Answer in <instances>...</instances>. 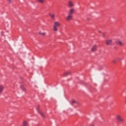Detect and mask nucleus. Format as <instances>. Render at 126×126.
Instances as JSON below:
<instances>
[{"label":"nucleus","instance_id":"obj_1","mask_svg":"<svg viewBox=\"0 0 126 126\" xmlns=\"http://www.w3.org/2000/svg\"><path fill=\"white\" fill-rule=\"evenodd\" d=\"M61 26V23L59 21H55L53 25V31L54 32H57L59 30V27H60Z\"/></svg>","mask_w":126,"mask_h":126},{"label":"nucleus","instance_id":"obj_2","mask_svg":"<svg viewBox=\"0 0 126 126\" xmlns=\"http://www.w3.org/2000/svg\"><path fill=\"white\" fill-rule=\"evenodd\" d=\"M116 120L120 123H124V122H125V120L123 119V117H122V116H121L120 115H116Z\"/></svg>","mask_w":126,"mask_h":126},{"label":"nucleus","instance_id":"obj_3","mask_svg":"<svg viewBox=\"0 0 126 126\" xmlns=\"http://www.w3.org/2000/svg\"><path fill=\"white\" fill-rule=\"evenodd\" d=\"M68 7H73L74 6V3L72 0H70L68 2Z\"/></svg>","mask_w":126,"mask_h":126},{"label":"nucleus","instance_id":"obj_4","mask_svg":"<svg viewBox=\"0 0 126 126\" xmlns=\"http://www.w3.org/2000/svg\"><path fill=\"white\" fill-rule=\"evenodd\" d=\"M72 18H73L72 15L68 14L66 17V20L67 21H70V20H72Z\"/></svg>","mask_w":126,"mask_h":126},{"label":"nucleus","instance_id":"obj_5","mask_svg":"<svg viewBox=\"0 0 126 126\" xmlns=\"http://www.w3.org/2000/svg\"><path fill=\"white\" fill-rule=\"evenodd\" d=\"M113 43V40L112 39H108L106 41V44L107 46H111Z\"/></svg>","mask_w":126,"mask_h":126},{"label":"nucleus","instance_id":"obj_6","mask_svg":"<svg viewBox=\"0 0 126 126\" xmlns=\"http://www.w3.org/2000/svg\"><path fill=\"white\" fill-rule=\"evenodd\" d=\"M74 11H75L74 9L73 8L70 9V10H69V15H72V14L74 13Z\"/></svg>","mask_w":126,"mask_h":126},{"label":"nucleus","instance_id":"obj_7","mask_svg":"<svg viewBox=\"0 0 126 126\" xmlns=\"http://www.w3.org/2000/svg\"><path fill=\"white\" fill-rule=\"evenodd\" d=\"M91 51L92 52H95V51H97V45H94L91 49Z\"/></svg>","mask_w":126,"mask_h":126},{"label":"nucleus","instance_id":"obj_8","mask_svg":"<svg viewBox=\"0 0 126 126\" xmlns=\"http://www.w3.org/2000/svg\"><path fill=\"white\" fill-rule=\"evenodd\" d=\"M117 44H118V45H119V46H121V47L124 46V42H123L121 40H118L117 41Z\"/></svg>","mask_w":126,"mask_h":126},{"label":"nucleus","instance_id":"obj_9","mask_svg":"<svg viewBox=\"0 0 126 126\" xmlns=\"http://www.w3.org/2000/svg\"><path fill=\"white\" fill-rule=\"evenodd\" d=\"M38 112L39 113V114H40V115H41V116L43 117V118H45V115H44V113H43V112L38 109Z\"/></svg>","mask_w":126,"mask_h":126},{"label":"nucleus","instance_id":"obj_10","mask_svg":"<svg viewBox=\"0 0 126 126\" xmlns=\"http://www.w3.org/2000/svg\"><path fill=\"white\" fill-rule=\"evenodd\" d=\"M49 16H50V17H51V18H52V19H55V16L54 14L49 13Z\"/></svg>","mask_w":126,"mask_h":126},{"label":"nucleus","instance_id":"obj_11","mask_svg":"<svg viewBox=\"0 0 126 126\" xmlns=\"http://www.w3.org/2000/svg\"><path fill=\"white\" fill-rule=\"evenodd\" d=\"M4 89V87H3V86H0V93H2V91H3V89Z\"/></svg>","mask_w":126,"mask_h":126},{"label":"nucleus","instance_id":"obj_12","mask_svg":"<svg viewBox=\"0 0 126 126\" xmlns=\"http://www.w3.org/2000/svg\"><path fill=\"white\" fill-rule=\"evenodd\" d=\"M37 1L40 3H44L45 0H37Z\"/></svg>","mask_w":126,"mask_h":126},{"label":"nucleus","instance_id":"obj_13","mask_svg":"<svg viewBox=\"0 0 126 126\" xmlns=\"http://www.w3.org/2000/svg\"><path fill=\"white\" fill-rule=\"evenodd\" d=\"M67 74H69V72H66L65 73H64L63 74V76H66Z\"/></svg>","mask_w":126,"mask_h":126},{"label":"nucleus","instance_id":"obj_14","mask_svg":"<svg viewBox=\"0 0 126 126\" xmlns=\"http://www.w3.org/2000/svg\"><path fill=\"white\" fill-rule=\"evenodd\" d=\"M40 35H42V36H46V33L45 32H40Z\"/></svg>","mask_w":126,"mask_h":126},{"label":"nucleus","instance_id":"obj_15","mask_svg":"<svg viewBox=\"0 0 126 126\" xmlns=\"http://www.w3.org/2000/svg\"><path fill=\"white\" fill-rule=\"evenodd\" d=\"M112 63H113L115 64V63H117V61L114 60L112 61Z\"/></svg>","mask_w":126,"mask_h":126},{"label":"nucleus","instance_id":"obj_16","mask_svg":"<svg viewBox=\"0 0 126 126\" xmlns=\"http://www.w3.org/2000/svg\"><path fill=\"white\" fill-rule=\"evenodd\" d=\"M118 61H122L123 58H118Z\"/></svg>","mask_w":126,"mask_h":126},{"label":"nucleus","instance_id":"obj_17","mask_svg":"<svg viewBox=\"0 0 126 126\" xmlns=\"http://www.w3.org/2000/svg\"><path fill=\"white\" fill-rule=\"evenodd\" d=\"M72 103H76V101H75V100H73L72 101Z\"/></svg>","mask_w":126,"mask_h":126},{"label":"nucleus","instance_id":"obj_18","mask_svg":"<svg viewBox=\"0 0 126 126\" xmlns=\"http://www.w3.org/2000/svg\"><path fill=\"white\" fill-rule=\"evenodd\" d=\"M8 1L9 2V3H10V2H11V0H8Z\"/></svg>","mask_w":126,"mask_h":126}]
</instances>
